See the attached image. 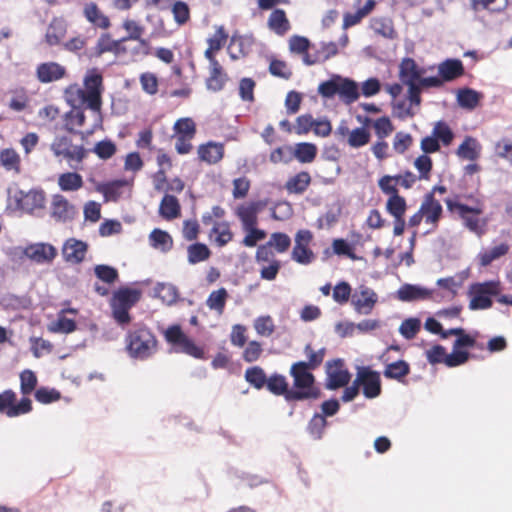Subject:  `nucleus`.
<instances>
[{"instance_id":"f257e3e1","label":"nucleus","mask_w":512,"mask_h":512,"mask_svg":"<svg viewBox=\"0 0 512 512\" xmlns=\"http://www.w3.org/2000/svg\"><path fill=\"white\" fill-rule=\"evenodd\" d=\"M307 366L303 361L296 362L291 366L293 388L287 392L286 400L301 401L317 399L320 396V390L314 385L315 378Z\"/></svg>"},{"instance_id":"f03ea898","label":"nucleus","mask_w":512,"mask_h":512,"mask_svg":"<svg viewBox=\"0 0 512 512\" xmlns=\"http://www.w3.org/2000/svg\"><path fill=\"white\" fill-rule=\"evenodd\" d=\"M126 348L131 358L146 360L157 351V340L148 328L134 325L126 336Z\"/></svg>"},{"instance_id":"7ed1b4c3","label":"nucleus","mask_w":512,"mask_h":512,"mask_svg":"<svg viewBox=\"0 0 512 512\" xmlns=\"http://www.w3.org/2000/svg\"><path fill=\"white\" fill-rule=\"evenodd\" d=\"M318 93L328 99L338 95L345 104H351L359 98L357 83L340 75H333L329 80L320 83Z\"/></svg>"},{"instance_id":"20e7f679","label":"nucleus","mask_w":512,"mask_h":512,"mask_svg":"<svg viewBox=\"0 0 512 512\" xmlns=\"http://www.w3.org/2000/svg\"><path fill=\"white\" fill-rule=\"evenodd\" d=\"M85 89H77L74 98L78 100L79 106L99 112L101 108L102 76L96 71L89 72L84 79Z\"/></svg>"},{"instance_id":"39448f33","label":"nucleus","mask_w":512,"mask_h":512,"mask_svg":"<svg viewBox=\"0 0 512 512\" xmlns=\"http://www.w3.org/2000/svg\"><path fill=\"white\" fill-rule=\"evenodd\" d=\"M141 291L131 288H122L114 293L111 300L112 314L120 326H125L131 321L129 310L139 301Z\"/></svg>"},{"instance_id":"423d86ee","label":"nucleus","mask_w":512,"mask_h":512,"mask_svg":"<svg viewBox=\"0 0 512 512\" xmlns=\"http://www.w3.org/2000/svg\"><path fill=\"white\" fill-rule=\"evenodd\" d=\"M447 208L452 213H457L463 221V225L479 238L486 233L487 221L477 216L482 213L479 207H470L452 199H446Z\"/></svg>"},{"instance_id":"0eeeda50","label":"nucleus","mask_w":512,"mask_h":512,"mask_svg":"<svg viewBox=\"0 0 512 512\" xmlns=\"http://www.w3.org/2000/svg\"><path fill=\"white\" fill-rule=\"evenodd\" d=\"M423 74L424 69L420 68L414 59L407 57L400 62L399 78L402 84L408 86V101L416 106H419L421 103L420 85L418 82Z\"/></svg>"},{"instance_id":"6e6552de","label":"nucleus","mask_w":512,"mask_h":512,"mask_svg":"<svg viewBox=\"0 0 512 512\" xmlns=\"http://www.w3.org/2000/svg\"><path fill=\"white\" fill-rule=\"evenodd\" d=\"M501 291L499 281H485L470 285L468 295L470 296V310H485L492 307L491 296H498Z\"/></svg>"},{"instance_id":"1a4fd4ad","label":"nucleus","mask_w":512,"mask_h":512,"mask_svg":"<svg viewBox=\"0 0 512 512\" xmlns=\"http://www.w3.org/2000/svg\"><path fill=\"white\" fill-rule=\"evenodd\" d=\"M50 148L57 158L67 161L73 169H78V165L87 155V150L82 145H74L66 136H57Z\"/></svg>"},{"instance_id":"9d476101","label":"nucleus","mask_w":512,"mask_h":512,"mask_svg":"<svg viewBox=\"0 0 512 512\" xmlns=\"http://www.w3.org/2000/svg\"><path fill=\"white\" fill-rule=\"evenodd\" d=\"M326 384L328 390H336L340 387L346 386L351 378L350 373L344 367V362L341 359H335L326 362Z\"/></svg>"},{"instance_id":"9b49d317","label":"nucleus","mask_w":512,"mask_h":512,"mask_svg":"<svg viewBox=\"0 0 512 512\" xmlns=\"http://www.w3.org/2000/svg\"><path fill=\"white\" fill-rule=\"evenodd\" d=\"M356 382L363 387V394L368 399L376 398L381 393L380 375L367 367L358 368Z\"/></svg>"},{"instance_id":"f8f14e48","label":"nucleus","mask_w":512,"mask_h":512,"mask_svg":"<svg viewBox=\"0 0 512 512\" xmlns=\"http://www.w3.org/2000/svg\"><path fill=\"white\" fill-rule=\"evenodd\" d=\"M50 211L53 219L63 223L72 221L78 214L76 206L61 194L52 196Z\"/></svg>"},{"instance_id":"ddd939ff","label":"nucleus","mask_w":512,"mask_h":512,"mask_svg":"<svg viewBox=\"0 0 512 512\" xmlns=\"http://www.w3.org/2000/svg\"><path fill=\"white\" fill-rule=\"evenodd\" d=\"M267 205L264 200L251 201L248 203L240 204L235 214L240 219L243 229H250L252 226L257 225V215Z\"/></svg>"},{"instance_id":"4468645a","label":"nucleus","mask_w":512,"mask_h":512,"mask_svg":"<svg viewBox=\"0 0 512 512\" xmlns=\"http://www.w3.org/2000/svg\"><path fill=\"white\" fill-rule=\"evenodd\" d=\"M378 301V296L374 290L368 287H362L359 294H354L351 304L354 310L360 315H369Z\"/></svg>"},{"instance_id":"2eb2a0df","label":"nucleus","mask_w":512,"mask_h":512,"mask_svg":"<svg viewBox=\"0 0 512 512\" xmlns=\"http://www.w3.org/2000/svg\"><path fill=\"white\" fill-rule=\"evenodd\" d=\"M25 256L38 264L49 263L56 257V249L51 244L36 243L28 246Z\"/></svg>"},{"instance_id":"dca6fc26","label":"nucleus","mask_w":512,"mask_h":512,"mask_svg":"<svg viewBox=\"0 0 512 512\" xmlns=\"http://www.w3.org/2000/svg\"><path fill=\"white\" fill-rule=\"evenodd\" d=\"M87 252V244L75 238L66 240L62 254L67 262L78 264L83 261Z\"/></svg>"},{"instance_id":"f3484780","label":"nucleus","mask_w":512,"mask_h":512,"mask_svg":"<svg viewBox=\"0 0 512 512\" xmlns=\"http://www.w3.org/2000/svg\"><path fill=\"white\" fill-rule=\"evenodd\" d=\"M420 209L421 213L423 214L425 223L430 224L433 228H435L443 211L440 202L437 201L432 194H428L424 198Z\"/></svg>"},{"instance_id":"a211bd4d","label":"nucleus","mask_w":512,"mask_h":512,"mask_svg":"<svg viewBox=\"0 0 512 512\" xmlns=\"http://www.w3.org/2000/svg\"><path fill=\"white\" fill-rule=\"evenodd\" d=\"M254 39L252 36L244 35L237 36L233 35L230 40L228 47L229 55L233 60L239 59L240 57L246 56L252 50Z\"/></svg>"},{"instance_id":"6ab92c4d","label":"nucleus","mask_w":512,"mask_h":512,"mask_svg":"<svg viewBox=\"0 0 512 512\" xmlns=\"http://www.w3.org/2000/svg\"><path fill=\"white\" fill-rule=\"evenodd\" d=\"M68 101L72 105V109L65 115V127L70 132H78L85 122V115L79 105L78 100L74 98L73 93L70 94Z\"/></svg>"},{"instance_id":"aec40b11","label":"nucleus","mask_w":512,"mask_h":512,"mask_svg":"<svg viewBox=\"0 0 512 512\" xmlns=\"http://www.w3.org/2000/svg\"><path fill=\"white\" fill-rule=\"evenodd\" d=\"M128 185L126 180H115L107 183H97L95 189L103 194L105 202H116L122 196V189Z\"/></svg>"},{"instance_id":"412c9836","label":"nucleus","mask_w":512,"mask_h":512,"mask_svg":"<svg viewBox=\"0 0 512 512\" xmlns=\"http://www.w3.org/2000/svg\"><path fill=\"white\" fill-rule=\"evenodd\" d=\"M65 68L56 62L42 63L37 67V78L42 83H50L64 77Z\"/></svg>"},{"instance_id":"4be33fe9","label":"nucleus","mask_w":512,"mask_h":512,"mask_svg":"<svg viewBox=\"0 0 512 512\" xmlns=\"http://www.w3.org/2000/svg\"><path fill=\"white\" fill-rule=\"evenodd\" d=\"M429 290L417 285L404 284L397 291V298L403 302H411L430 297Z\"/></svg>"},{"instance_id":"5701e85b","label":"nucleus","mask_w":512,"mask_h":512,"mask_svg":"<svg viewBox=\"0 0 512 512\" xmlns=\"http://www.w3.org/2000/svg\"><path fill=\"white\" fill-rule=\"evenodd\" d=\"M67 31V25L65 20L61 18H55L48 26L46 32V42L51 45H57L64 38Z\"/></svg>"},{"instance_id":"b1692460","label":"nucleus","mask_w":512,"mask_h":512,"mask_svg":"<svg viewBox=\"0 0 512 512\" xmlns=\"http://www.w3.org/2000/svg\"><path fill=\"white\" fill-rule=\"evenodd\" d=\"M224 148L222 144L209 142L201 145L198 149V155L202 161L210 164L217 163L223 157Z\"/></svg>"},{"instance_id":"393cba45","label":"nucleus","mask_w":512,"mask_h":512,"mask_svg":"<svg viewBox=\"0 0 512 512\" xmlns=\"http://www.w3.org/2000/svg\"><path fill=\"white\" fill-rule=\"evenodd\" d=\"M44 193L38 190H30L19 201L22 210L33 213L36 209L44 206Z\"/></svg>"},{"instance_id":"a878e982","label":"nucleus","mask_w":512,"mask_h":512,"mask_svg":"<svg viewBox=\"0 0 512 512\" xmlns=\"http://www.w3.org/2000/svg\"><path fill=\"white\" fill-rule=\"evenodd\" d=\"M438 71L442 80L451 81L462 75L463 64L458 59H448L439 65Z\"/></svg>"},{"instance_id":"bb28decb","label":"nucleus","mask_w":512,"mask_h":512,"mask_svg":"<svg viewBox=\"0 0 512 512\" xmlns=\"http://www.w3.org/2000/svg\"><path fill=\"white\" fill-rule=\"evenodd\" d=\"M311 183V176L308 172L302 171L291 177L285 184L290 194H302Z\"/></svg>"},{"instance_id":"cd10ccee","label":"nucleus","mask_w":512,"mask_h":512,"mask_svg":"<svg viewBox=\"0 0 512 512\" xmlns=\"http://www.w3.org/2000/svg\"><path fill=\"white\" fill-rule=\"evenodd\" d=\"M84 16L93 25L107 29L110 26L109 18L104 15L95 3H88L84 7Z\"/></svg>"},{"instance_id":"c85d7f7f","label":"nucleus","mask_w":512,"mask_h":512,"mask_svg":"<svg viewBox=\"0 0 512 512\" xmlns=\"http://www.w3.org/2000/svg\"><path fill=\"white\" fill-rule=\"evenodd\" d=\"M160 215L167 219H175L180 215V204L175 196L166 194L159 206Z\"/></svg>"},{"instance_id":"c756f323","label":"nucleus","mask_w":512,"mask_h":512,"mask_svg":"<svg viewBox=\"0 0 512 512\" xmlns=\"http://www.w3.org/2000/svg\"><path fill=\"white\" fill-rule=\"evenodd\" d=\"M150 245L161 252H168L172 249V237L161 229H154L149 235Z\"/></svg>"},{"instance_id":"7c9ffc66","label":"nucleus","mask_w":512,"mask_h":512,"mask_svg":"<svg viewBox=\"0 0 512 512\" xmlns=\"http://www.w3.org/2000/svg\"><path fill=\"white\" fill-rule=\"evenodd\" d=\"M268 27L278 35H284L290 29L284 10L276 9L270 14Z\"/></svg>"},{"instance_id":"2f4dec72","label":"nucleus","mask_w":512,"mask_h":512,"mask_svg":"<svg viewBox=\"0 0 512 512\" xmlns=\"http://www.w3.org/2000/svg\"><path fill=\"white\" fill-rule=\"evenodd\" d=\"M228 297L229 295L227 290L223 287L219 288L209 294L206 300V305L210 310L215 311L218 315H222Z\"/></svg>"},{"instance_id":"473e14b6","label":"nucleus","mask_w":512,"mask_h":512,"mask_svg":"<svg viewBox=\"0 0 512 512\" xmlns=\"http://www.w3.org/2000/svg\"><path fill=\"white\" fill-rule=\"evenodd\" d=\"M20 163V156L14 149L6 148L0 151V164L6 171L19 173Z\"/></svg>"},{"instance_id":"72a5a7b5","label":"nucleus","mask_w":512,"mask_h":512,"mask_svg":"<svg viewBox=\"0 0 512 512\" xmlns=\"http://www.w3.org/2000/svg\"><path fill=\"white\" fill-rule=\"evenodd\" d=\"M58 185L62 191H77L83 186V179L76 172H67L58 177Z\"/></svg>"},{"instance_id":"f704fd0d","label":"nucleus","mask_w":512,"mask_h":512,"mask_svg":"<svg viewBox=\"0 0 512 512\" xmlns=\"http://www.w3.org/2000/svg\"><path fill=\"white\" fill-rule=\"evenodd\" d=\"M210 255V249L203 243H194L187 248L188 262L191 265L207 260Z\"/></svg>"},{"instance_id":"c9c22d12","label":"nucleus","mask_w":512,"mask_h":512,"mask_svg":"<svg viewBox=\"0 0 512 512\" xmlns=\"http://www.w3.org/2000/svg\"><path fill=\"white\" fill-rule=\"evenodd\" d=\"M508 251L509 246L505 243H502L498 246L491 248L490 250L479 253L477 258L479 259L480 265L482 267H486L490 265L494 260H497L500 257L507 254Z\"/></svg>"},{"instance_id":"e433bc0d","label":"nucleus","mask_w":512,"mask_h":512,"mask_svg":"<svg viewBox=\"0 0 512 512\" xmlns=\"http://www.w3.org/2000/svg\"><path fill=\"white\" fill-rule=\"evenodd\" d=\"M480 97L481 95L477 91L464 88L458 91L457 102L460 107L472 110L478 105Z\"/></svg>"},{"instance_id":"4c0bfd02","label":"nucleus","mask_w":512,"mask_h":512,"mask_svg":"<svg viewBox=\"0 0 512 512\" xmlns=\"http://www.w3.org/2000/svg\"><path fill=\"white\" fill-rule=\"evenodd\" d=\"M155 295L167 305L176 303L178 299V290L176 286L170 283H158L155 288Z\"/></svg>"},{"instance_id":"58836bf2","label":"nucleus","mask_w":512,"mask_h":512,"mask_svg":"<svg viewBox=\"0 0 512 512\" xmlns=\"http://www.w3.org/2000/svg\"><path fill=\"white\" fill-rule=\"evenodd\" d=\"M371 29L378 35L384 38L393 39L395 37V30L393 28L392 20L386 17L373 18L371 21Z\"/></svg>"},{"instance_id":"ea45409f","label":"nucleus","mask_w":512,"mask_h":512,"mask_svg":"<svg viewBox=\"0 0 512 512\" xmlns=\"http://www.w3.org/2000/svg\"><path fill=\"white\" fill-rule=\"evenodd\" d=\"M480 146L476 139L467 137L458 147L457 154L466 160H475L479 156Z\"/></svg>"},{"instance_id":"a19ab883","label":"nucleus","mask_w":512,"mask_h":512,"mask_svg":"<svg viewBox=\"0 0 512 512\" xmlns=\"http://www.w3.org/2000/svg\"><path fill=\"white\" fill-rule=\"evenodd\" d=\"M295 158L301 163H311L317 154V148L312 143H299L296 145L294 152Z\"/></svg>"},{"instance_id":"79ce46f5","label":"nucleus","mask_w":512,"mask_h":512,"mask_svg":"<svg viewBox=\"0 0 512 512\" xmlns=\"http://www.w3.org/2000/svg\"><path fill=\"white\" fill-rule=\"evenodd\" d=\"M123 28L127 31L128 35L123 37V40H137L142 46L147 45V41L142 39L144 27L139 25L136 21L127 19L123 22Z\"/></svg>"},{"instance_id":"37998d69","label":"nucleus","mask_w":512,"mask_h":512,"mask_svg":"<svg viewBox=\"0 0 512 512\" xmlns=\"http://www.w3.org/2000/svg\"><path fill=\"white\" fill-rule=\"evenodd\" d=\"M410 371L409 365L403 360L390 363L386 366L384 376L389 379L400 380Z\"/></svg>"},{"instance_id":"c03bdc74","label":"nucleus","mask_w":512,"mask_h":512,"mask_svg":"<svg viewBox=\"0 0 512 512\" xmlns=\"http://www.w3.org/2000/svg\"><path fill=\"white\" fill-rule=\"evenodd\" d=\"M370 132L365 127H357L351 131L347 144L352 148H360L369 143Z\"/></svg>"},{"instance_id":"a18cd8bd","label":"nucleus","mask_w":512,"mask_h":512,"mask_svg":"<svg viewBox=\"0 0 512 512\" xmlns=\"http://www.w3.org/2000/svg\"><path fill=\"white\" fill-rule=\"evenodd\" d=\"M176 136L193 139L196 133L195 123L191 118H181L174 124Z\"/></svg>"},{"instance_id":"49530a36","label":"nucleus","mask_w":512,"mask_h":512,"mask_svg":"<svg viewBox=\"0 0 512 512\" xmlns=\"http://www.w3.org/2000/svg\"><path fill=\"white\" fill-rule=\"evenodd\" d=\"M387 211L394 217H403L406 211L405 199L398 195L390 196L386 203Z\"/></svg>"},{"instance_id":"de8ad7c7","label":"nucleus","mask_w":512,"mask_h":512,"mask_svg":"<svg viewBox=\"0 0 512 512\" xmlns=\"http://www.w3.org/2000/svg\"><path fill=\"white\" fill-rule=\"evenodd\" d=\"M245 379L257 389L262 388L267 382L263 369L258 366L248 368L245 372Z\"/></svg>"},{"instance_id":"09e8293b","label":"nucleus","mask_w":512,"mask_h":512,"mask_svg":"<svg viewBox=\"0 0 512 512\" xmlns=\"http://www.w3.org/2000/svg\"><path fill=\"white\" fill-rule=\"evenodd\" d=\"M266 385L268 390L276 395L286 396L287 392L290 391V389H288L286 379L282 375H274L270 377L267 379Z\"/></svg>"},{"instance_id":"8fccbe9b","label":"nucleus","mask_w":512,"mask_h":512,"mask_svg":"<svg viewBox=\"0 0 512 512\" xmlns=\"http://www.w3.org/2000/svg\"><path fill=\"white\" fill-rule=\"evenodd\" d=\"M420 320L417 318H409L402 322V324L399 327L400 334L410 340L415 337L417 332L420 330Z\"/></svg>"},{"instance_id":"3c124183","label":"nucleus","mask_w":512,"mask_h":512,"mask_svg":"<svg viewBox=\"0 0 512 512\" xmlns=\"http://www.w3.org/2000/svg\"><path fill=\"white\" fill-rule=\"evenodd\" d=\"M327 425V421L320 413H316L309 422V433L315 438L320 439Z\"/></svg>"},{"instance_id":"603ef678","label":"nucleus","mask_w":512,"mask_h":512,"mask_svg":"<svg viewBox=\"0 0 512 512\" xmlns=\"http://www.w3.org/2000/svg\"><path fill=\"white\" fill-rule=\"evenodd\" d=\"M292 259L299 264H310L314 259L313 252L307 246L295 245L292 250Z\"/></svg>"},{"instance_id":"864d4df0","label":"nucleus","mask_w":512,"mask_h":512,"mask_svg":"<svg viewBox=\"0 0 512 512\" xmlns=\"http://www.w3.org/2000/svg\"><path fill=\"white\" fill-rule=\"evenodd\" d=\"M95 275L105 283L111 284L118 278V272L115 268L108 265H96Z\"/></svg>"},{"instance_id":"5fc2aeb1","label":"nucleus","mask_w":512,"mask_h":512,"mask_svg":"<svg viewBox=\"0 0 512 512\" xmlns=\"http://www.w3.org/2000/svg\"><path fill=\"white\" fill-rule=\"evenodd\" d=\"M76 328V324L72 319L66 318L62 314L58 319L51 323L50 330L53 332L70 333Z\"/></svg>"},{"instance_id":"6e6d98bb","label":"nucleus","mask_w":512,"mask_h":512,"mask_svg":"<svg viewBox=\"0 0 512 512\" xmlns=\"http://www.w3.org/2000/svg\"><path fill=\"white\" fill-rule=\"evenodd\" d=\"M94 153L101 159H109L116 152L115 144L110 140H103L94 146Z\"/></svg>"},{"instance_id":"4d7b16f0","label":"nucleus","mask_w":512,"mask_h":512,"mask_svg":"<svg viewBox=\"0 0 512 512\" xmlns=\"http://www.w3.org/2000/svg\"><path fill=\"white\" fill-rule=\"evenodd\" d=\"M414 166L419 172V179L428 180L432 169V160L427 155H421L414 161Z\"/></svg>"},{"instance_id":"13d9d810","label":"nucleus","mask_w":512,"mask_h":512,"mask_svg":"<svg viewBox=\"0 0 512 512\" xmlns=\"http://www.w3.org/2000/svg\"><path fill=\"white\" fill-rule=\"evenodd\" d=\"M256 332L261 336H270L274 332L273 320L270 316L258 317L254 322Z\"/></svg>"},{"instance_id":"bf43d9fd","label":"nucleus","mask_w":512,"mask_h":512,"mask_svg":"<svg viewBox=\"0 0 512 512\" xmlns=\"http://www.w3.org/2000/svg\"><path fill=\"white\" fill-rule=\"evenodd\" d=\"M291 244V239L288 235L280 232L273 233L268 242L269 246L275 247L277 252H285Z\"/></svg>"},{"instance_id":"052dcab7","label":"nucleus","mask_w":512,"mask_h":512,"mask_svg":"<svg viewBox=\"0 0 512 512\" xmlns=\"http://www.w3.org/2000/svg\"><path fill=\"white\" fill-rule=\"evenodd\" d=\"M21 392L23 394H30L37 385V378L31 370H24L20 374Z\"/></svg>"},{"instance_id":"680f3d73","label":"nucleus","mask_w":512,"mask_h":512,"mask_svg":"<svg viewBox=\"0 0 512 512\" xmlns=\"http://www.w3.org/2000/svg\"><path fill=\"white\" fill-rule=\"evenodd\" d=\"M376 135L383 139L393 131V125L388 117H382L373 122Z\"/></svg>"},{"instance_id":"e2e57ef3","label":"nucleus","mask_w":512,"mask_h":512,"mask_svg":"<svg viewBox=\"0 0 512 512\" xmlns=\"http://www.w3.org/2000/svg\"><path fill=\"white\" fill-rule=\"evenodd\" d=\"M140 83H141V86H142V89L150 94V95H154L157 93V90H158V81H157V77L153 74V73H143L141 76H140Z\"/></svg>"},{"instance_id":"0e129e2a","label":"nucleus","mask_w":512,"mask_h":512,"mask_svg":"<svg viewBox=\"0 0 512 512\" xmlns=\"http://www.w3.org/2000/svg\"><path fill=\"white\" fill-rule=\"evenodd\" d=\"M83 213L86 221L95 223L101 217V205L95 201H88L84 205Z\"/></svg>"},{"instance_id":"69168bd1","label":"nucleus","mask_w":512,"mask_h":512,"mask_svg":"<svg viewBox=\"0 0 512 512\" xmlns=\"http://www.w3.org/2000/svg\"><path fill=\"white\" fill-rule=\"evenodd\" d=\"M433 135L437 140H441L445 145L450 144L453 139L451 129L443 122L436 123L433 129Z\"/></svg>"},{"instance_id":"338daca9","label":"nucleus","mask_w":512,"mask_h":512,"mask_svg":"<svg viewBox=\"0 0 512 512\" xmlns=\"http://www.w3.org/2000/svg\"><path fill=\"white\" fill-rule=\"evenodd\" d=\"M175 21L179 25L185 24L189 19V8L188 5L182 1H177L172 8Z\"/></svg>"},{"instance_id":"774afa93","label":"nucleus","mask_w":512,"mask_h":512,"mask_svg":"<svg viewBox=\"0 0 512 512\" xmlns=\"http://www.w3.org/2000/svg\"><path fill=\"white\" fill-rule=\"evenodd\" d=\"M351 294V287L347 282H340L333 289V299L339 304H344L348 301Z\"/></svg>"}]
</instances>
